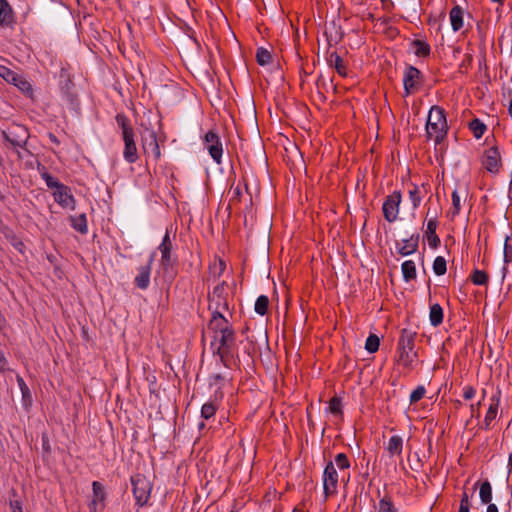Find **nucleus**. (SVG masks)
I'll return each mask as SVG.
<instances>
[{
  "instance_id": "dca6fc26",
  "label": "nucleus",
  "mask_w": 512,
  "mask_h": 512,
  "mask_svg": "<svg viewBox=\"0 0 512 512\" xmlns=\"http://www.w3.org/2000/svg\"><path fill=\"white\" fill-rule=\"evenodd\" d=\"M437 227H438L437 213H435L433 215V217L428 219L427 230H426V236H427L429 246L433 249L437 248L440 245V238L436 234Z\"/></svg>"
},
{
  "instance_id": "b1692460",
  "label": "nucleus",
  "mask_w": 512,
  "mask_h": 512,
  "mask_svg": "<svg viewBox=\"0 0 512 512\" xmlns=\"http://www.w3.org/2000/svg\"><path fill=\"white\" fill-rule=\"evenodd\" d=\"M70 223L73 229H75L77 232L81 234H86L88 232L87 218L85 213L77 216H71Z\"/></svg>"
},
{
  "instance_id": "cd10ccee",
  "label": "nucleus",
  "mask_w": 512,
  "mask_h": 512,
  "mask_svg": "<svg viewBox=\"0 0 512 512\" xmlns=\"http://www.w3.org/2000/svg\"><path fill=\"white\" fill-rule=\"evenodd\" d=\"M401 270L405 281H411L416 278V266L412 260L403 262Z\"/></svg>"
},
{
  "instance_id": "69168bd1",
  "label": "nucleus",
  "mask_w": 512,
  "mask_h": 512,
  "mask_svg": "<svg viewBox=\"0 0 512 512\" xmlns=\"http://www.w3.org/2000/svg\"><path fill=\"white\" fill-rule=\"evenodd\" d=\"M213 379L215 381H222V380H224V377L221 374H215V375H213Z\"/></svg>"
},
{
  "instance_id": "2f4dec72",
  "label": "nucleus",
  "mask_w": 512,
  "mask_h": 512,
  "mask_svg": "<svg viewBox=\"0 0 512 512\" xmlns=\"http://www.w3.org/2000/svg\"><path fill=\"white\" fill-rule=\"evenodd\" d=\"M479 496L483 504H489L492 500V487L488 480L482 482L480 486Z\"/></svg>"
},
{
  "instance_id": "aec40b11",
  "label": "nucleus",
  "mask_w": 512,
  "mask_h": 512,
  "mask_svg": "<svg viewBox=\"0 0 512 512\" xmlns=\"http://www.w3.org/2000/svg\"><path fill=\"white\" fill-rule=\"evenodd\" d=\"M327 62L329 66L333 67L341 77L347 76V68L344 64L343 58L337 52H329Z\"/></svg>"
},
{
  "instance_id": "0eeeda50",
  "label": "nucleus",
  "mask_w": 512,
  "mask_h": 512,
  "mask_svg": "<svg viewBox=\"0 0 512 512\" xmlns=\"http://www.w3.org/2000/svg\"><path fill=\"white\" fill-rule=\"evenodd\" d=\"M338 487V473L335 469L334 463L329 461L323 472V492L325 498L334 496L337 493Z\"/></svg>"
},
{
  "instance_id": "49530a36",
  "label": "nucleus",
  "mask_w": 512,
  "mask_h": 512,
  "mask_svg": "<svg viewBox=\"0 0 512 512\" xmlns=\"http://www.w3.org/2000/svg\"><path fill=\"white\" fill-rule=\"evenodd\" d=\"M425 387L420 385L418 386L415 390L412 391V393L410 394V403H417L418 401H420L424 395H425Z\"/></svg>"
},
{
  "instance_id": "72a5a7b5",
  "label": "nucleus",
  "mask_w": 512,
  "mask_h": 512,
  "mask_svg": "<svg viewBox=\"0 0 512 512\" xmlns=\"http://www.w3.org/2000/svg\"><path fill=\"white\" fill-rule=\"evenodd\" d=\"M232 326L227 319H223V321L210 319L208 323V329L211 330L214 335H217L219 332L225 329V327Z\"/></svg>"
},
{
  "instance_id": "f8f14e48",
  "label": "nucleus",
  "mask_w": 512,
  "mask_h": 512,
  "mask_svg": "<svg viewBox=\"0 0 512 512\" xmlns=\"http://www.w3.org/2000/svg\"><path fill=\"white\" fill-rule=\"evenodd\" d=\"M483 166L491 173H497L501 165V156L496 146L490 147L484 153Z\"/></svg>"
},
{
  "instance_id": "473e14b6",
  "label": "nucleus",
  "mask_w": 512,
  "mask_h": 512,
  "mask_svg": "<svg viewBox=\"0 0 512 512\" xmlns=\"http://www.w3.org/2000/svg\"><path fill=\"white\" fill-rule=\"evenodd\" d=\"M17 382L22 393V400L24 405H30L32 402V396L27 384L25 383L24 379L20 376H17Z\"/></svg>"
},
{
  "instance_id": "37998d69",
  "label": "nucleus",
  "mask_w": 512,
  "mask_h": 512,
  "mask_svg": "<svg viewBox=\"0 0 512 512\" xmlns=\"http://www.w3.org/2000/svg\"><path fill=\"white\" fill-rule=\"evenodd\" d=\"M329 412L334 415L342 414V402L338 397H332L329 401Z\"/></svg>"
},
{
  "instance_id": "a19ab883",
  "label": "nucleus",
  "mask_w": 512,
  "mask_h": 512,
  "mask_svg": "<svg viewBox=\"0 0 512 512\" xmlns=\"http://www.w3.org/2000/svg\"><path fill=\"white\" fill-rule=\"evenodd\" d=\"M380 345V339L376 334H370L366 339L365 349L369 353H375L378 351Z\"/></svg>"
},
{
  "instance_id": "f257e3e1",
  "label": "nucleus",
  "mask_w": 512,
  "mask_h": 512,
  "mask_svg": "<svg viewBox=\"0 0 512 512\" xmlns=\"http://www.w3.org/2000/svg\"><path fill=\"white\" fill-rule=\"evenodd\" d=\"M158 250L161 253L159 265L160 270L163 273V281L166 284L171 285L177 275V258L172 255L173 242L168 231H166L162 242L158 246Z\"/></svg>"
},
{
  "instance_id": "bb28decb",
  "label": "nucleus",
  "mask_w": 512,
  "mask_h": 512,
  "mask_svg": "<svg viewBox=\"0 0 512 512\" xmlns=\"http://www.w3.org/2000/svg\"><path fill=\"white\" fill-rule=\"evenodd\" d=\"M115 120L122 130V136L135 133L129 118L124 113H117Z\"/></svg>"
},
{
  "instance_id": "393cba45",
  "label": "nucleus",
  "mask_w": 512,
  "mask_h": 512,
  "mask_svg": "<svg viewBox=\"0 0 512 512\" xmlns=\"http://www.w3.org/2000/svg\"><path fill=\"white\" fill-rule=\"evenodd\" d=\"M429 320L433 327H438L443 322V309L440 304L430 306Z\"/></svg>"
},
{
  "instance_id": "0e129e2a",
  "label": "nucleus",
  "mask_w": 512,
  "mask_h": 512,
  "mask_svg": "<svg viewBox=\"0 0 512 512\" xmlns=\"http://www.w3.org/2000/svg\"><path fill=\"white\" fill-rule=\"evenodd\" d=\"M6 324V320L4 318V316L2 315V313L0 312V329H2Z\"/></svg>"
},
{
  "instance_id": "c9c22d12",
  "label": "nucleus",
  "mask_w": 512,
  "mask_h": 512,
  "mask_svg": "<svg viewBox=\"0 0 512 512\" xmlns=\"http://www.w3.org/2000/svg\"><path fill=\"white\" fill-rule=\"evenodd\" d=\"M269 299L265 295H260L255 302V312L261 316L265 315L268 311Z\"/></svg>"
},
{
  "instance_id": "4d7b16f0",
  "label": "nucleus",
  "mask_w": 512,
  "mask_h": 512,
  "mask_svg": "<svg viewBox=\"0 0 512 512\" xmlns=\"http://www.w3.org/2000/svg\"><path fill=\"white\" fill-rule=\"evenodd\" d=\"M8 361L2 351H0V372L7 370Z\"/></svg>"
},
{
  "instance_id": "6ab92c4d",
  "label": "nucleus",
  "mask_w": 512,
  "mask_h": 512,
  "mask_svg": "<svg viewBox=\"0 0 512 512\" xmlns=\"http://www.w3.org/2000/svg\"><path fill=\"white\" fill-rule=\"evenodd\" d=\"M500 395H501V392H500V390H498L497 393L491 397V403L489 405L488 411H487L485 419H484L486 429H489L491 422L497 416L498 407H499V403H500Z\"/></svg>"
},
{
  "instance_id": "423d86ee",
  "label": "nucleus",
  "mask_w": 512,
  "mask_h": 512,
  "mask_svg": "<svg viewBox=\"0 0 512 512\" xmlns=\"http://www.w3.org/2000/svg\"><path fill=\"white\" fill-rule=\"evenodd\" d=\"M402 201V194L400 191H394L388 195L383 203L382 212L385 220L389 223L396 221L399 214V207Z\"/></svg>"
},
{
  "instance_id": "9d476101",
  "label": "nucleus",
  "mask_w": 512,
  "mask_h": 512,
  "mask_svg": "<svg viewBox=\"0 0 512 512\" xmlns=\"http://www.w3.org/2000/svg\"><path fill=\"white\" fill-rule=\"evenodd\" d=\"M3 138L14 147H23L28 139V132L25 127L21 125H15L3 131Z\"/></svg>"
},
{
  "instance_id": "13d9d810",
  "label": "nucleus",
  "mask_w": 512,
  "mask_h": 512,
  "mask_svg": "<svg viewBox=\"0 0 512 512\" xmlns=\"http://www.w3.org/2000/svg\"><path fill=\"white\" fill-rule=\"evenodd\" d=\"M89 511L90 512H102V511H100V504L96 503L95 501H91L89 503Z\"/></svg>"
},
{
  "instance_id": "a211bd4d",
  "label": "nucleus",
  "mask_w": 512,
  "mask_h": 512,
  "mask_svg": "<svg viewBox=\"0 0 512 512\" xmlns=\"http://www.w3.org/2000/svg\"><path fill=\"white\" fill-rule=\"evenodd\" d=\"M420 235L418 233L412 234L409 238L404 239V245L398 249L401 256H408L415 253L418 249Z\"/></svg>"
},
{
  "instance_id": "2eb2a0df",
  "label": "nucleus",
  "mask_w": 512,
  "mask_h": 512,
  "mask_svg": "<svg viewBox=\"0 0 512 512\" xmlns=\"http://www.w3.org/2000/svg\"><path fill=\"white\" fill-rule=\"evenodd\" d=\"M134 137L135 133L122 136L124 141L123 157L130 164L135 163L139 158Z\"/></svg>"
},
{
  "instance_id": "58836bf2",
  "label": "nucleus",
  "mask_w": 512,
  "mask_h": 512,
  "mask_svg": "<svg viewBox=\"0 0 512 512\" xmlns=\"http://www.w3.org/2000/svg\"><path fill=\"white\" fill-rule=\"evenodd\" d=\"M217 404L214 401H209L203 404L201 408V417L208 420L213 417L217 411Z\"/></svg>"
},
{
  "instance_id": "864d4df0",
  "label": "nucleus",
  "mask_w": 512,
  "mask_h": 512,
  "mask_svg": "<svg viewBox=\"0 0 512 512\" xmlns=\"http://www.w3.org/2000/svg\"><path fill=\"white\" fill-rule=\"evenodd\" d=\"M11 512H23L22 502L20 500H10Z\"/></svg>"
},
{
  "instance_id": "39448f33",
  "label": "nucleus",
  "mask_w": 512,
  "mask_h": 512,
  "mask_svg": "<svg viewBox=\"0 0 512 512\" xmlns=\"http://www.w3.org/2000/svg\"><path fill=\"white\" fill-rule=\"evenodd\" d=\"M204 147L208 150L211 158L221 164L223 155V144L220 136L214 131L209 130L203 138Z\"/></svg>"
},
{
  "instance_id": "a18cd8bd",
  "label": "nucleus",
  "mask_w": 512,
  "mask_h": 512,
  "mask_svg": "<svg viewBox=\"0 0 512 512\" xmlns=\"http://www.w3.org/2000/svg\"><path fill=\"white\" fill-rule=\"evenodd\" d=\"M0 76L8 82H16L18 79L16 73L2 65H0Z\"/></svg>"
},
{
  "instance_id": "c03bdc74",
  "label": "nucleus",
  "mask_w": 512,
  "mask_h": 512,
  "mask_svg": "<svg viewBox=\"0 0 512 512\" xmlns=\"http://www.w3.org/2000/svg\"><path fill=\"white\" fill-rule=\"evenodd\" d=\"M409 198L412 202L413 208L416 209L421 202L420 189L417 185H413V188L409 190Z\"/></svg>"
},
{
  "instance_id": "052dcab7",
  "label": "nucleus",
  "mask_w": 512,
  "mask_h": 512,
  "mask_svg": "<svg viewBox=\"0 0 512 512\" xmlns=\"http://www.w3.org/2000/svg\"><path fill=\"white\" fill-rule=\"evenodd\" d=\"M65 96L67 98V101L71 103L74 106L75 98L72 95V93L69 91V88L67 87V90L65 91Z\"/></svg>"
},
{
  "instance_id": "7c9ffc66",
  "label": "nucleus",
  "mask_w": 512,
  "mask_h": 512,
  "mask_svg": "<svg viewBox=\"0 0 512 512\" xmlns=\"http://www.w3.org/2000/svg\"><path fill=\"white\" fill-rule=\"evenodd\" d=\"M232 348L233 346H221L219 344V347L217 349L216 354L219 356L221 363L229 368L230 367V357H232Z\"/></svg>"
},
{
  "instance_id": "4c0bfd02",
  "label": "nucleus",
  "mask_w": 512,
  "mask_h": 512,
  "mask_svg": "<svg viewBox=\"0 0 512 512\" xmlns=\"http://www.w3.org/2000/svg\"><path fill=\"white\" fill-rule=\"evenodd\" d=\"M272 55L271 53L263 47L257 49L256 52V61L260 66H265L271 62Z\"/></svg>"
},
{
  "instance_id": "e433bc0d",
  "label": "nucleus",
  "mask_w": 512,
  "mask_h": 512,
  "mask_svg": "<svg viewBox=\"0 0 512 512\" xmlns=\"http://www.w3.org/2000/svg\"><path fill=\"white\" fill-rule=\"evenodd\" d=\"M452 208L449 212L451 219H454L461 211V199L457 190H454L451 194Z\"/></svg>"
},
{
  "instance_id": "bf43d9fd",
  "label": "nucleus",
  "mask_w": 512,
  "mask_h": 512,
  "mask_svg": "<svg viewBox=\"0 0 512 512\" xmlns=\"http://www.w3.org/2000/svg\"><path fill=\"white\" fill-rule=\"evenodd\" d=\"M47 136H48L49 140H50L53 144H55V145H59V144H60V140L57 138V136H56L54 133L49 132V133L47 134Z\"/></svg>"
},
{
  "instance_id": "de8ad7c7",
  "label": "nucleus",
  "mask_w": 512,
  "mask_h": 512,
  "mask_svg": "<svg viewBox=\"0 0 512 512\" xmlns=\"http://www.w3.org/2000/svg\"><path fill=\"white\" fill-rule=\"evenodd\" d=\"M335 463L340 469H348L350 467V461L345 453L337 454Z\"/></svg>"
},
{
  "instance_id": "6e6d98bb",
  "label": "nucleus",
  "mask_w": 512,
  "mask_h": 512,
  "mask_svg": "<svg viewBox=\"0 0 512 512\" xmlns=\"http://www.w3.org/2000/svg\"><path fill=\"white\" fill-rule=\"evenodd\" d=\"M17 80H19V83H18V84H17V83H15V84H16L17 86H19V88H20L21 90H23V91H27V92L32 91V88H31L30 84H29L27 81H25V80H20L19 78H18Z\"/></svg>"
},
{
  "instance_id": "5fc2aeb1",
  "label": "nucleus",
  "mask_w": 512,
  "mask_h": 512,
  "mask_svg": "<svg viewBox=\"0 0 512 512\" xmlns=\"http://www.w3.org/2000/svg\"><path fill=\"white\" fill-rule=\"evenodd\" d=\"M476 390L472 386L464 388L463 397L465 400H471L475 396Z\"/></svg>"
},
{
  "instance_id": "6e6552de",
  "label": "nucleus",
  "mask_w": 512,
  "mask_h": 512,
  "mask_svg": "<svg viewBox=\"0 0 512 512\" xmlns=\"http://www.w3.org/2000/svg\"><path fill=\"white\" fill-rule=\"evenodd\" d=\"M228 285L225 281L216 285L211 293L208 295L209 305L208 308H222L229 309L228 305Z\"/></svg>"
},
{
  "instance_id": "412c9836",
  "label": "nucleus",
  "mask_w": 512,
  "mask_h": 512,
  "mask_svg": "<svg viewBox=\"0 0 512 512\" xmlns=\"http://www.w3.org/2000/svg\"><path fill=\"white\" fill-rule=\"evenodd\" d=\"M215 340L221 344V346H234L235 343V331L232 326L225 327L224 330L214 335Z\"/></svg>"
},
{
  "instance_id": "79ce46f5",
  "label": "nucleus",
  "mask_w": 512,
  "mask_h": 512,
  "mask_svg": "<svg viewBox=\"0 0 512 512\" xmlns=\"http://www.w3.org/2000/svg\"><path fill=\"white\" fill-rule=\"evenodd\" d=\"M379 512H397L390 497H384L379 501Z\"/></svg>"
},
{
  "instance_id": "3c124183",
  "label": "nucleus",
  "mask_w": 512,
  "mask_h": 512,
  "mask_svg": "<svg viewBox=\"0 0 512 512\" xmlns=\"http://www.w3.org/2000/svg\"><path fill=\"white\" fill-rule=\"evenodd\" d=\"M469 511L470 510V502L469 496L467 492H464L460 501L459 511Z\"/></svg>"
},
{
  "instance_id": "774afa93",
  "label": "nucleus",
  "mask_w": 512,
  "mask_h": 512,
  "mask_svg": "<svg viewBox=\"0 0 512 512\" xmlns=\"http://www.w3.org/2000/svg\"><path fill=\"white\" fill-rule=\"evenodd\" d=\"M325 35L327 36V41H328V44L330 46L331 45V41H332V37L328 36V32L327 31H325Z\"/></svg>"
},
{
  "instance_id": "c85d7f7f",
  "label": "nucleus",
  "mask_w": 512,
  "mask_h": 512,
  "mask_svg": "<svg viewBox=\"0 0 512 512\" xmlns=\"http://www.w3.org/2000/svg\"><path fill=\"white\" fill-rule=\"evenodd\" d=\"M413 47L415 48V55L418 57H428L431 52L430 45L423 41L416 39L412 42Z\"/></svg>"
},
{
  "instance_id": "09e8293b",
  "label": "nucleus",
  "mask_w": 512,
  "mask_h": 512,
  "mask_svg": "<svg viewBox=\"0 0 512 512\" xmlns=\"http://www.w3.org/2000/svg\"><path fill=\"white\" fill-rule=\"evenodd\" d=\"M43 179L45 180L47 186L49 188H56L58 189L59 185H62L55 177H53L50 173L45 172L42 174Z\"/></svg>"
},
{
  "instance_id": "ea45409f",
  "label": "nucleus",
  "mask_w": 512,
  "mask_h": 512,
  "mask_svg": "<svg viewBox=\"0 0 512 512\" xmlns=\"http://www.w3.org/2000/svg\"><path fill=\"white\" fill-rule=\"evenodd\" d=\"M433 271L437 276L444 275L447 271V263L444 257L437 256L433 262Z\"/></svg>"
},
{
  "instance_id": "338daca9",
  "label": "nucleus",
  "mask_w": 512,
  "mask_h": 512,
  "mask_svg": "<svg viewBox=\"0 0 512 512\" xmlns=\"http://www.w3.org/2000/svg\"><path fill=\"white\" fill-rule=\"evenodd\" d=\"M435 213H436V212L432 213V212H431V210H430V209H428L427 214H426V217H429V219H430L431 217H433V215H434Z\"/></svg>"
},
{
  "instance_id": "603ef678",
  "label": "nucleus",
  "mask_w": 512,
  "mask_h": 512,
  "mask_svg": "<svg viewBox=\"0 0 512 512\" xmlns=\"http://www.w3.org/2000/svg\"><path fill=\"white\" fill-rule=\"evenodd\" d=\"M211 313H212V316H211V319H214L216 318V320H220V321H223V319H226L223 314H222V311H225L224 309L222 308H218V309H215V308H208Z\"/></svg>"
},
{
  "instance_id": "5701e85b",
  "label": "nucleus",
  "mask_w": 512,
  "mask_h": 512,
  "mask_svg": "<svg viewBox=\"0 0 512 512\" xmlns=\"http://www.w3.org/2000/svg\"><path fill=\"white\" fill-rule=\"evenodd\" d=\"M92 492L93 497L91 501H95L100 504V511H103L105 508V500H106V492L104 490V486L98 482L94 481L92 483Z\"/></svg>"
},
{
  "instance_id": "8fccbe9b",
  "label": "nucleus",
  "mask_w": 512,
  "mask_h": 512,
  "mask_svg": "<svg viewBox=\"0 0 512 512\" xmlns=\"http://www.w3.org/2000/svg\"><path fill=\"white\" fill-rule=\"evenodd\" d=\"M509 237H506L504 244V261L510 262L512 260V245L508 244Z\"/></svg>"
},
{
  "instance_id": "4be33fe9",
  "label": "nucleus",
  "mask_w": 512,
  "mask_h": 512,
  "mask_svg": "<svg viewBox=\"0 0 512 512\" xmlns=\"http://www.w3.org/2000/svg\"><path fill=\"white\" fill-rule=\"evenodd\" d=\"M449 17L453 31L457 32L463 28V9L459 5L450 10Z\"/></svg>"
},
{
  "instance_id": "f3484780",
  "label": "nucleus",
  "mask_w": 512,
  "mask_h": 512,
  "mask_svg": "<svg viewBox=\"0 0 512 512\" xmlns=\"http://www.w3.org/2000/svg\"><path fill=\"white\" fill-rule=\"evenodd\" d=\"M15 23V16L7 0H0V25L11 27Z\"/></svg>"
},
{
  "instance_id": "a878e982",
  "label": "nucleus",
  "mask_w": 512,
  "mask_h": 512,
  "mask_svg": "<svg viewBox=\"0 0 512 512\" xmlns=\"http://www.w3.org/2000/svg\"><path fill=\"white\" fill-rule=\"evenodd\" d=\"M387 451L390 455H401L403 449V439L399 435H393L388 442Z\"/></svg>"
},
{
  "instance_id": "7ed1b4c3",
  "label": "nucleus",
  "mask_w": 512,
  "mask_h": 512,
  "mask_svg": "<svg viewBox=\"0 0 512 512\" xmlns=\"http://www.w3.org/2000/svg\"><path fill=\"white\" fill-rule=\"evenodd\" d=\"M415 337L416 332L409 329H402L398 341L399 356L397 361L408 370L414 369L417 359V352L414 351Z\"/></svg>"
},
{
  "instance_id": "4468645a",
  "label": "nucleus",
  "mask_w": 512,
  "mask_h": 512,
  "mask_svg": "<svg viewBox=\"0 0 512 512\" xmlns=\"http://www.w3.org/2000/svg\"><path fill=\"white\" fill-rule=\"evenodd\" d=\"M55 201L64 208L75 209V199L70 193V189L64 184L59 185L54 192Z\"/></svg>"
},
{
  "instance_id": "20e7f679",
  "label": "nucleus",
  "mask_w": 512,
  "mask_h": 512,
  "mask_svg": "<svg viewBox=\"0 0 512 512\" xmlns=\"http://www.w3.org/2000/svg\"><path fill=\"white\" fill-rule=\"evenodd\" d=\"M132 492L139 507L146 505L150 499L152 484L146 476L136 474L131 477Z\"/></svg>"
},
{
  "instance_id": "1a4fd4ad",
  "label": "nucleus",
  "mask_w": 512,
  "mask_h": 512,
  "mask_svg": "<svg viewBox=\"0 0 512 512\" xmlns=\"http://www.w3.org/2000/svg\"><path fill=\"white\" fill-rule=\"evenodd\" d=\"M422 78L421 71L414 66H407L404 77L403 84L406 95L413 94L418 87L420 86V80Z\"/></svg>"
},
{
  "instance_id": "c756f323",
  "label": "nucleus",
  "mask_w": 512,
  "mask_h": 512,
  "mask_svg": "<svg viewBox=\"0 0 512 512\" xmlns=\"http://www.w3.org/2000/svg\"><path fill=\"white\" fill-rule=\"evenodd\" d=\"M469 129L473 133L474 137L476 139H479V138H481L483 136V134L487 130V127H486V125L480 119L474 118L469 123Z\"/></svg>"
},
{
  "instance_id": "ddd939ff",
  "label": "nucleus",
  "mask_w": 512,
  "mask_h": 512,
  "mask_svg": "<svg viewBox=\"0 0 512 512\" xmlns=\"http://www.w3.org/2000/svg\"><path fill=\"white\" fill-rule=\"evenodd\" d=\"M142 147L145 154L152 155L155 160L160 158L161 151L158 144L157 135L154 130L148 131V135L143 138Z\"/></svg>"
},
{
  "instance_id": "f03ea898",
  "label": "nucleus",
  "mask_w": 512,
  "mask_h": 512,
  "mask_svg": "<svg viewBox=\"0 0 512 512\" xmlns=\"http://www.w3.org/2000/svg\"><path fill=\"white\" fill-rule=\"evenodd\" d=\"M448 125L445 110L438 106H432L426 124V136L428 139L434 138L436 144H440L446 137Z\"/></svg>"
},
{
  "instance_id": "e2e57ef3",
  "label": "nucleus",
  "mask_w": 512,
  "mask_h": 512,
  "mask_svg": "<svg viewBox=\"0 0 512 512\" xmlns=\"http://www.w3.org/2000/svg\"><path fill=\"white\" fill-rule=\"evenodd\" d=\"M487 512H498V508L495 504L489 503L487 507Z\"/></svg>"
},
{
  "instance_id": "9b49d317",
  "label": "nucleus",
  "mask_w": 512,
  "mask_h": 512,
  "mask_svg": "<svg viewBox=\"0 0 512 512\" xmlns=\"http://www.w3.org/2000/svg\"><path fill=\"white\" fill-rule=\"evenodd\" d=\"M155 252H152L147 263L138 267V274L134 278V284L141 290H146L150 285L152 264L155 259Z\"/></svg>"
},
{
  "instance_id": "680f3d73",
  "label": "nucleus",
  "mask_w": 512,
  "mask_h": 512,
  "mask_svg": "<svg viewBox=\"0 0 512 512\" xmlns=\"http://www.w3.org/2000/svg\"><path fill=\"white\" fill-rule=\"evenodd\" d=\"M480 402H478L477 404H471L470 405V410H471V413H472V416L476 413L477 416L479 415V407H480Z\"/></svg>"
},
{
  "instance_id": "f704fd0d",
  "label": "nucleus",
  "mask_w": 512,
  "mask_h": 512,
  "mask_svg": "<svg viewBox=\"0 0 512 512\" xmlns=\"http://www.w3.org/2000/svg\"><path fill=\"white\" fill-rule=\"evenodd\" d=\"M471 281L475 285H487L489 275L483 270L475 269L471 275Z\"/></svg>"
}]
</instances>
